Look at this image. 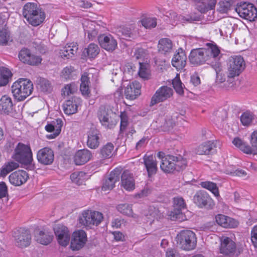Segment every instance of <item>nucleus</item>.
Wrapping results in <instances>:
<instances>
[{
  "instance_id": "f257e3e1",
  "label": "nucleus",
  "mask_w": 257,
  "mask_h": 257,
  "mask_svg": "<svg viewBox=\"0 0 257 257\" xmlns=\"http://www.w3.org/2000/svg\"><path fill=\"white\" fill-rule=\"evenodd\" d=\"M23 15L27 22L36 27L45 20V14L35 3H27L23 7Z\"/></svg>"
},
{
  "instance_id": "f03ea898",
  "label": "nucleus",
  "mask_w": 257,
  "mask_h": 257,
  "mask_svg": "<svg viewBox=\"0 0 257 257\" xmlns=\"http://www.w3.org/2000/svg\"><path fill=\"white\" fill-rule=\"evenodd\" d=\"M33 90L32 82L27 78H19L13 82L11 91L14 98L18 101H23L30 96Z\"/></svg>"
},
{
  "instance_id": "7ed1b4c3",
  "label": "nucleus",
  "mask_w": 257,
  "mask_h": 257,
  "mask_svg": "<svg viewBox=\"0 0 257 257\" xmlns=\"http://www.w3.org/2000/svg\"><path fill=\"white\" fill-rule=\"evenodd\" d=\"M103 219L102 213L92 210H85L79 214L78 222L80 226L88 229L98 226Z\"/></svg>"
},
{
  "instance_id": "20e7f679",
  "label": "nucleus",
  "mask_w": 257,
  "mask_h": 257,
  "mask_svg": "<svg viewBox=\"0 0 257 257\" xmlns=\"http://www.w3.org/2000/svg\"><path fill=\"white\" fill-rule=\"evenodd\" d=\"M176 241L180 248L185 250H190L196 247L197 238L192 231L183 230L177 234Z\"/></svg>"
},
{
  "instance_id": "39448f33",
  "label": "nucleus",
  "mask_w": 257,
  "mask_h": 257,
  "mask_svg": "<svg viewBox=\"0 0 257 257\" xmlns=\"http://www.w3.org/2000/svg\"><path fill=\"white\" fill-rule=\"evenodd\" d=\"M186 205L183 198L180 196L173 198V209L169 211L167 216L169 219L172 220H178L182 221L187 219L183 211L186 209Z\"/></svg>"
},
{
  "instance_id": "423d86ee",
  "label": "nucleus",
  "mask_w": 257,
  "mask_h": 257,
  "mask_svg": "<svg viewBox=\"0 0 257 257\" xmlns=\"http://www.w3.org/2000/svg\"><path fill=\"white\" fill-rule=\"evenodd\" d=\"M14 158L22 164L32 167L33 155L29 146L19 143L15 150Z\"/></svg>"
},
{
  "instance_id": "0eeeda50",
  "label": "nucleus",
  "mask_w": 257,
  "mask_h": 257,
  "mask_svg": "<svg viewBox=\"0 0 257 257\" xmlns=\"http://www.w3.org/2000/svg\"><path fill=\"white\" fill-rule=\"evenodd\" d=\"M245 62L241 56L233 55L230 57L227 62V70L229 76L235 78L243 71Z\"/></svg>"
},
{
  "instance_id": "6e6552de",
  "label": "nucleus",
  "mask_w": 257,
  "mask_h": 257,
  "mask_svg": "<svg viewBox=\"0 0 257 257\" xmlns=\"http://www.w3.org/2000/svg\"><path fill=\"white\" fill-rule=\"evenodd\" d=\"M216 74L215 85L224 89H229L233 87L234 85V78L229 76V73L227 72V77L223 71L220 64H216L212 67Z\"/></svg>"
},
{
  "instance_id": "1a4fd4ad",
  "label": "nucleus",
  "mask_w": 257,
  "mask_h": 257,
  "mask_svg": "<svg viewBox=\"0 0 257 257\" xmlns=\"http://www.w3.org/2000/svg\"><path fill=\"white\" fill-rule=\"evenodd\" d=\"M236 11L240 17L253 21L257 18V9L249 3H242L236 8Z\"/></svg>"
},
{
  "instance_id": "9d476101",
  "label": "nucleus",
  "mask_w": 257,
  "mask_h": 257,
  "mask_svg": "<svg viewBox=\"0 0 257 257\" xmlns=\"http://www.w3.org/2000/svg\"><path fill=\"white\" fill-rule=\"evenodd\" d=\"M87 241L86 232L82 229L76 230L72 234L70 247L73 250H79L85 246Z\"/></svg>"
},
{
  "instance_id": "9b49d317",
  "label": "nucleus",
  "mask_w": 257,
  "mask_h": 257,
  "mask_svg": "<svg viewBox=\"0 0 257 257\" xmlns=\"http://www.w3.org/2000/svg\"><path fill=\"white\" fill-rule=\"evenodd\" d=\"M194 202L199 207H205L208 209L212 208L214 202L208 194L204 191H199L196 192L193 198Z\"/></svg>"
},
{
  "instance_id": "f8f14e48",
  "label": "nucleus",
  "mask_w": 257,
  "mask_h": 257,
  "mask_svg": "<svg viewBox=\"0 0 257 257\" xmlns=\"http://www.w3.org/2000/svg\"><path fill=\"white\" fill-rule=\"evenodd\" d=\"M203 48L205 54L207 56L208 59H209V65L213 67L216 64H220L218 61L221 57L220 51L216 45L212 43H207L206 47Z\"/></svg>"
},
{
  "instance_id": "ddd939ff",
  "label": "nucleus",
  "mask_w": 257,
  "mask_h": 257,
  "mask_svg": "<svg viewBox=\"0 0 257 257\" xmlns=\"http://www.w3.org/2000/svg\"><path fill=\"white\" fill-rule=\"evenodd\" d=\"M173 94V90L170 87L162 86L156 91L152 96L151 105H154L159 102H163L171 97Z\"/></svg>"
},
{
  "instance_id": "4468645a",
  "label": "nucleus",
  "mask_w": 257,
  "mask_h": 257,
  "mask_svg": "<svg viewBox=\"0 0 257 257\" xmlns=\"http://www.w3.org/2000/svg\"><path fill=\"white\" fill-rule=\"evenodd\" d=\"M58 243L62 246L68 245L70 240L69 231L67 227L58 224L54 228Z\"/></svg>"
},
{
  "instance_id": "2eb2a0df",
  "label": "nucleus",
  "mask_w": 257,
  "mask_h": 257,
  "mask_svg": "<svg viewBox=\"0 0 257 257\" xmlns=\"http://www.w3.org/2000/svg\"><path fill=\"white\" fill-rule=\"evenodd\" d=\"M19 58L21 61L31 65H36L41 63L42 59L40 57L32 54L27 49H22L19 54Z\"/></svg>"
},
{
  "instance_id": "dca6fc26",
  "label": "nucleus",
  "mask_w": 257,
  "mask_h": 257,
  "mask_svg": "<svg viewBox=\"0 0 257 257\" xmlns=\"http://www.w3.org/2000/svg\"><path fill=\"white\" fill-rule=\"evenodd\" d=\"M98 41L101 48L108 52L113 51L117 47L116 40L110 34L99 36Z\"/></svg>"
},
{
  "instance_id": "f3484780",
  "label": "nucleus",
  "mask_w": 257,
  "mask_h": 257,
  "mask_svg": "<svg viewBox=\"0 0 257 257\" xmlns=\"http://www.w3.org/2000/svg\"><path fill=\"white\" fill-rule=\"evenodd\" d=\"M204 51L203 48L192 50L189 56L190 62L196 65H202L204 63L209 65V59Z\"/></svg>"
},
{
  "instance_id": "a211bd4d",
  "label": "nucleus",
  "mask_w": 257,
  "mask_h": 257,
  "mask_svg": "<svg viewBox=\"0 0 257 257\" xmlns=\"http://www.w3.org/2000/svg\"><path fill=\"white\" fill-rule=\"evenodd\" d=\"M158 158L161 160V169L165 172H171L175 170V156H165L163 152H160L157 154Z\"/></svg>"
},
{
  "instance_id": "6ab92c4d",
  "label": "nucleus",
  "mask_w": 257,
  "mask_h": 257,
  "mask_svg": "<svg viewBox=\"0 0 257 257\" xmlns=\"http://www.w3.org/2000/svg\"><path fill=\"white\" fill-rule=\"evenodd\" d=\"M63 125V121L61 119H56L50 123H48L45 126V130L52 134L46 135L48 139L56 138L60 134Z\"/></svg>"
},
{
  "instance_id": "aec40b11",
  "label": "nucleus",
  "mask_w": 257,
  "mask_h": 257,
  "mask_svg": "<svg viewBox=\"0 0 257 257\" xmlns=\"http://www.w3.org/2000/svg\"><path fill=\"white\" fill-rule=\"evenodd\" d=\"M37 158L38 162L44 165H50L54 161L53 151L48 147L40 149L37 153Z\"/></svg>"
},
{
  "instance_id": "412c9836",
  "label": "nucleus",
  "mask_w": 257,
  "mask_h": 257,
  "mask_svg": "<svg viewBox=\"0 0 257 257\" xmlns=\"http://www.w3.org/2000/svg\"><path fill=\"white\" fill-rule=\"evenodd\" d=\"M141 85L137 81L130 82L124 89V93L126 98L134 100L141 94Z\"/></svg>"
},
{
  "instance_id": "4be33fe9",
  "label": "nucleus",
  "mask_w": 257,
  "mask_h": 257,
  "mask_svg": "<svg viewBox=\"0 0 257 257\" xmlns=\"http://www.w3.org/2000/svg\"><path fill=\"white\" fill-rule=\"evenodd\" d=\"M28 178V173L23 170L15 171L12 173L9 177L10 182L16 186H19L25 183Z\"/></svg>"
},
{
  "instance_id": "5701e85b",
  "label": "nucleus",
  "mask_w": 257,
  "mask_h": 257,
  "mask_svg": "<svg viewBox=\"0 0 257 257\" xmlns=\"http://www.w3.org/2000/svg\"><path fill=\"white\" fill-rule=\"evenodd\" d=\"M117 35L123 39H134L138 34V30L135 24H130L120 26L118 29Z\"/></svg>"
},
{
  "instance_id": "b1692460",
  "label": "nucleus",
  "mask_w": 257,
  "mask_h": 257,
  "mask_svg": "<svg viewBox=\"0 0 257 257\" xmlns=\"http://www.w3.org/2000/svg\"><path fill=\"white\" fill-rule=\"evenodd\" d=\"M15 244L19 247L23 248L29 246L31 241V235L28 230L20 231L15 236Z\"/></svg>"
},
{
  "instance_id": "393cba45",
  "label": "nucleus",
  "mask_w": 257,
  "mask_h": 257,
  "mask_svg": "<svg viewBox=\"0 0 257 257\" xmlns=\"http://www.w3.org/2000/svg\"><path fill=\"white\" fill-rule=\"evenodd\" d=\"M235 248V243L231 238L223 236L220 239L219 250L221 253L229 254L233 252Z\"/></svg>"
},
{
  "instance_id": "a878e982",
  "label": "nucleus",
  "mask_w": 257,
  "mask_h": 257,
  "mask_svg": "<svg viewBox=\"0 0 257 257\" xmlns=\"http://www.w3.org/2000/svg\"><path fill=\"white\" fill-rule=\"evenodd\" d=\"M121 187L127 191H132L135 188V181L133 175L127 171L121 175Z\"/></svg>"
},
{
  "instance_id": "bb28decb",
  "label": "nucleus",
  "mask_w": 257,
  "mask_h": 257,
  "mask_svg": "<svg viewBox=\"0 0 257 257\" xmlns=\"http://www.w3.org/2000/svg\"><path fill=\"white\" fill-rule=\"evenodd\" d=\"M92 157L91 152L87 149L77 151L74 154L73 159L76 165H82L89 161Z\"/></svg>"
},
{
  "instance_id": "cd10ccee",
  "label": "nucleus",
  "mask_w": 257,
  "mask_h": 257,
  "mask_svg": "<svg viewBox=\"0 0 257 257\" xmlns=\"http://www.w3.org/2000/svg\"><path fill=\"white\" fill-rule=\"evenodd\" d=\"M81 102V99L76 97L67 100L63 105V110L65 113L68 115L75 113Z\"/></svg>"
},
{
  "instance_id": "c85d7f7f",
  "label": "nucleus",
  "mask_w": 257,
  "mask_h": 257,
  "mask_svg": "<svg viewBox=\"0 0 257 257\" xmlns=\"http://www.w3.org/2000/svg\"><path fill=\"white\" fill-rule=\"evenodd\" d=\"M120 171L118 170H114L111 172L109 177L107 178L102 187V190L103 191L107 192L111 190L119 178Z\"/></svg>"
},
{
  "instance_id": "c756f323",
  "label": "nucleus",
  "mask_w": 257,
  "mask_h": 257,
  "mask_svg": "<svg viewBox=\"0 0 257 257\" xmlns=\"http://www.w3.org/2000/svg\"><path fill=\"white\" fill-rule=\"evenodd\" d=\"M216 223L224 228H234L238 225L235 219L223 214H218L215 216Z\"/></svg>"
},
{
  "instance_id": "7c9ffc66",
  "label": "nucleus",
  "mask_w": 257,
  "mask_h": 257,
  "mask_svg": "<svg viewBox=\"0 0 257 257\" xmlns=\"http://www.w3.org/2000/svg\"><path fill=\"white\" fill-rule=\"evenodd\" d=\"M109 112L110 110L104 106H100L98 112V117L100 122L106 127H111L113 124Z\"/></svg>"
},
{
  "instance_id": "2f4dec72",
  "label": "nucleus",
  "mask_w": 257,
  "mask_h": 257,
  "mask_svg": "<svg viewBox=\"0 0 257 257\" xmlns=\"http://www.w3.org/2000/svg\"><path fill=\"white\" fill-rule=\"evenodd\" d=\"M187 57L181 50L174 54L172 59V64L177 70L183 69L186 64Z\"/></svg>"
},
{
  "instance_id": "473e14b6",
  "label": "nucleus",
  "mask_w": 257,
  "mask_h": 257,
  "mask_svg": "<svg viewBox=\"0 0 257 257\" xmlns=\"http://www.w3.org/2000/svg\"><path fill=\"white\" fill-rule=\"evenodd\" d=\"M232 144L245 154L257 155V149H251V147L239 138H235L232 141Z\"/></svg>"
},
{
  "instance_id": "72a5a7b5",
  "label": "nucleus",
  "mask_w": 257,
  "mask_h": 257,
  "mask_svg": "<svg viewBox=\"0 0 257 257\" xmlns=\"http://www.w3.org/2000/svg\"><path fill=\"white\" fill-rule=\"evenodd\" d=\"M144 162L149 176L150 177L155 174L157 169V163L155 156L145 155L144 157Z\"/></svg>"
},
{
  "instance_id": "f704fd0d",
  "label": "nucleus",
  "mask_w": 257,
  "mask_h": 257,
  "mask_svg": "<svg viewBox=\"0 0 257 257\" xmlns=\"http://www.w3.org/2000/svg\"><path fill=\"white\" fill-rule=\"evenodd\" d=\"M99 134L95 129L89 131L87 134V145L91 149H96L99 145Z\"/></svg>"
},
{
  "instance_id": "c9c22d12",
  "label": "nucleus",
  "mask_w": 257,
  "mask_h": 257,
  "mask_svg": "<svg viewBox=\"0 0 257 257\" xmlns=\"http://www.w3.org/2000/svg\"><path fill=\"white\" fill-rule=\"evenodd\" d=\"M77 50L78 47L75 44H68L60 50L59 55L62 58L69 59L74 55Z\"/></svg>"
},
{
  "instance_id": "e433bc0d",
  "label": "nucleus",
  "mask_w": 257,
  "mask_h": 257,
  "mask_svg": "<svg viewBox=\"0 0 257 257\" xmlns=\"http://www.w3.org/2000/svg\"><path fill=\"white\" fill-rule=\"evenodd\" d=\"M84 27L89 39L93 40L98 35L99 26L96 25L95 22L89 21L86 25L84 24Z\"/></svg>"
},
{
  "instance_id": "4c0bfd02",
  "label": "nucleus",
  "mask_w": 257,
  "mask_h": 257,
  "mask_svg": "<svg viewBox=\"0 0 257 257\" xmlns=\"http://www.w3.org/2000/svg\"><path fill=\"white\" fill-rule=\"evenodd\" d=\"M13 76V73L8 68L0 67V87L6 86Z\"/></svg>"
},
{
  "instance_id": "58836bf2",
  "label": "nucleus",
  "mask_w": 257,
  "mask_h": 257,
  "mask_svg": "<svg viewBox=\"0 0 257 257\" xmlns=\"http://www.w3.org/2000/svg\"><path fill=\"white\" fill-rule=\"evenodd\" d=\"M88 179L89 175L82 171L75 172L70 175L72 182L78 185L83 184Z\"/></svg>"
},
{
  "instance_id": "ea45409f",
  "label": "nucleus",
  "mask_w": 257,
  "mask_h": 257,
  "mask_svg": "<svg viewBox=\"0 0 257 257\" xmlns=\"http://www.w3.org/2000/svg\"><path fill=\"white\" fill-rule=\"evenodd\" d=\"M215 147L214 143L211 141H207L200 145L195 150L196 154L202 155H208Z\"/></svg>"
},
{
  "instance_id": "a19ab883",
  "label": "nucleus",
  "mask_w": 257,
  "mask_h": 257,
  "mask_svg": "<svg viewBox=\"0 0 257 257\" xmlns=\"http://www.w3.org/2000/svg\"><path fill=\"white\" fill-rule=\"evenodd\" d=\"M99 48L97 44L91 43L84 50L83 55L89 59H93L99 54Z\"/></svg>"
},
{
  "instance_id": "79ce46f5",
  "label": "nucleus",
  "mask_w": 257,
  "mask_h": 257,
  "mask_svg": "<svg viewBox=\"0 0 257 257\" xmlns=\"http://www.w3.org/2000/svg\"><path fill=\"white\" fill-rule=\"evenodd\" d=\"M53 235L48 231H40L36 235L37 241L42 244L47 245L52 240Z\"/></svg>"
},
{
  "instance_id": "37998d69",
  "label": "nucleus",
  "mask_w": 257,
  "mask_h": 257,
  "mask_svg": "<svg viewBox=\"0 0 257 257\" xmlns=\"http://www.w3.org/2000/svg\"><path fill=\"white\" fill-rule=\"evenodd\" d=\"M13 103L11 98L8 95L3 96L0 99V110L8 113L12 110Z\"/></svg>"
},
{
  "instance_id": "c03bdc74",
  "label": "nucleus",
  "mask_w": 257,
  "mask_h": 257,
  "mask_svg": "<svg viewBox=\"0 0 257 257\" xmlns=\"http://www.w3.org/2000/svg\"><path fill=\"white\" fill-rule=\"evenodd\" d=\"M18 167V163L14 161H10L5 163L0 169V177H5L9 173Z\"/></svg>"
},
{
  "instance_id": "a18cd8bd",
  "label": "nucleus",
  "mask_w": 257,
  "mask_h": 257,
  "mask_svg": "<svg viewBox=\"0 0 257 257\" xmlns=\"http://www.w3.org/2000/svg\"><path fill=\"white\" fill-rule=\"evenodd\" d=\"M158 50L163 54L169 53L172 49V42L168 38L161 39L158 43Z\"/></svg>"
},
{
  "instance_id": "49530a36",
  "label": "nucleus",
  "mask_w": 257,
  "mask_h": 257,
  "mask_svg": "<svg viewBox=\"0 0 257 257\" xmlns=\"http://www.w3.org/2000/svg\"><path fill=\"white\" fill-rule=\"evenodd\" d=\"M140 69L138 74L144 80H148L151 78V72L148 63L139 61Z\"/></svg>"
},
{
  "instance_id": "de8ad7c7",
  "label": "nucleus",
  "mask_w": 257,
  "mask_h": 257,
  "mask_svg": "<svg viewBox=\"0 0 257 257\" xmlns=\"http://www.w3.org/2000/svg\"><path fill=\"white\" fill-rule=\"evenodd\" d=\"M116 208L118 211L124 215L135 218H137V215L134 213L131 205L127 203H122L118 204Z\"/></svg>"
},
{
  "instance_id": "09e8293b",
  "label": "nucleus",
  "mask_w": 257,
  "mask_h": 257,
  "mask_svg": "<svg viewBox=\"0 0 257 257\" xmlns=\"http://www.w3.org/2000/svg\"><path fill=\"white\" fill-rule=\"evenodd\" d=\"M80 89L82 94L85 97H88L90 93L89 87V79L87 75L84 74L82 75Z\"/></svg>"
},
{
  "instance_id": "8fccbe9b",
  "label": "nucleus",
  "mask_w": 257,
  "mask_h": 257,
  "mask_svg": "<svg viewBox=\"0 0 257 257\" xmlns=\"http://www.w3.org/2000/svg\"><path fill=\"white\" fill-rule=\"evenodd\" d=\"M12 41L10 32L6 28H0V45H7Z\"/></svg>"
},
{
  "instance_id": "3c124183",
  "label": "nucleus",
  "mask_w": 257,
  "mask_h": 257,
  "mask_svg": "<svg viewBox=\"0 0 257 257\" xmlns=\"http://www.w3.org/2000/svg\"><path fill=\"white\" fill-rule=\"evenodd\" d=\"M163 217V215L158 209L155 208L151 209L149 214L147 215V218L148 219L147 222H149L150 225H152L156 220H159Z\"/></svg>"
},
{
  "instance_id": "603ef678",
  "label": "nucleus",
  "mask_w": 257,
  "mask_h": 257,
  "mask_svg": "<svg viewBox=\"0 0 257 257\" xmlns=\"http://www.w3.org/2000/svg\"><path fill=\"white\" fill-rule=\"evenodd\" d=\"M202 187L209 190L216 197L219 196L218 189L215 183L210 181L202 182L200 183Z\"/></svg>"
},
{
  "instance_id": "864d4df0",
  "label": "nucleus",
  "mask_w": 257,
  "mask_h": 257,
  "mask_svg": "<svg viewBox=\"0 0 257 257\" xmlns=\"http://www.w3.org/2000/svg\"><path fill=\"white\" fill-rule=\"evenodd\" d=\"M167 17L170 19V22L172 25L177 24L179 22L185 23L189 21V19L183 16H178L174 12H170Z\"/></svg>"
},
{
  "instance_id": "5fc2aeb1",
  "label": "nucleus",
  "mask_w": 257,
  "mask_h": 257,
  "mask_svg": "<svg viewBox=\"0 0 257 257\" xmlns=\"http://www.w3.org/2000/svg\"><path fill=\"white\" fill-rule=\"evenodd\" d=\"M138 25H142L147 29L154 28L157 25L156 19L154 18H145L140 21Z\"/></svg>"
},
{
  "instance_id": "6e6d98bb",
  "label": "nucleus",
  "mask_w": 257,
  "mask_h": 257,
  "mask_svg": "<svg viewBox=\"0 0 257 257\" xmlns=\"http://www.w3.org/2000/svg\"><path fill=\"white\" fill-rule=\"evenodd\" d=\"M77 85L74 83L66 85L62 89V94L68 96L75 93L77 90Z\"/></svg>"
},
{
  "instance_id": "4d7b16f0",
  "label": "nucleus",
  "mask_w": 257,
  "mask_h": 257,
  "mask_svg": "<svg viewBox=\"0 0 257 257\" xmlns=\"http://www.w3.org/2000/svg\"><path fill=\"white\" fill-rule=\"evenodd\" d=\"M114 146L111 143H107L101 150V154L104 158H110L113 154Z\"/></svg>"
},
{
  "instance_id": "13d9d810",
  "label": "nucleus",
  "mask_w": 257,
  "mask_h": 257,
  "mask_svg": "<svg viewBox=\"0 0 257 257\" xmlns=\"http://www.w3.org/2000/svg\"><path fill=\"white\" fill-rule=\"evenodd\" d=\"M172 84L176 92L179 95H183L184 93V89L183 84L181 82L179 74L172 80Z\"/></svg>"
},
{
  "instance_id": "bf43d9fd",
  "label": "nucleus",
  "mask_w": 257,
  "mask_h": 257,
  "mask_svg": "<svg viewBox=\"0 0 257 257\" xmlns=\"http://www.w3.org/2000/svg\"><path fill=\"white\" fill-rule=\"evenodd\" d=\"M134 57L140 61L148 59V53L145 49L141 47H137L134 52Z\"/></svg>"
},
{
  "instance_id": "052dcab7",
  "label": "nucleus",
  "mask_w": 257,
  "mask_h": 257,
  "mask_svg": "<svg viewBox=\"0 0 257 257\" xmlns=\"http://www.w3.org/2000/svg\"><path fill=\"white\" fill-rule=\"evenodd\" d=\"M231 6L229 1H220L218 4L217 11L221 14H226L230 10Z\"/></svg>"
},
{
  "instance_id": "680f3d73",
  "label": "nucleus",
  "mask_w": 257,
  "mask_h": 257,
  "mask_svg": "<svg viewBox=\"0 0 257 257\" xmlns=\"http://www.w3.org/2000/svg\"><path fill=\"white\" fill-rule=\"evenodd\" d=\"M175 170L179 171L185 167L187 165V161L181 156L175 157L174 159Z\"/></svg>"
},
{
  "instance_id": "e2e57ef3",
  "label": "nucleus",
  "mask_w": 257,
  "mask_h": 257,
  "mask_svg": "<svg viewBox=\"0 0 257 257\" xmlns=\"http://www.w3.org/2000/svg\"><path fill=\"white\" fill-rule=\"evenodd\" d=\"M252 119V114L249 112H244L240 117V121L244 125H247L249 124L251 122Z\"/></svg>"
},
{
  "instance_id": "0e129e2a",
  "label": "nucleus",
  "mask_w": 257,
  "mask_h": 257,
  "mask_svg": "<svg viewBox=\"0 0 257 257\" xmlns=\"http://www.w3.org/2000/svg\"><path fill=\"white\" fill-rule=\"evenodd\" d=\"M73 71V68L71 66L66 67L62 71L61 76L66 79H69Z\"/></svg>"
},
{
  "instance_id": "69168bd1",
  "label": "nucleus",
  "mask_w": 257,
  "mask_h": 257,
  "mask_svg": "<svg viewBox=\"0 0 257 257\" xmlns=\"http://www.w3.org/2000/svg\"><path fill=\"white\" fill-rule=\"evenodd\" d=\"M120 131L124 130L127 125L128 118L126 113L125 112H121L120 115Z\"/></svg>"
},
{
  "instance_id": "338daca9",
  "label": "nucleus",
  "mask_w": 257,
  "mask_h": 257,
  "mask_svg": "<svg viewBox=\"0 0 257 257\" xmlns=\"http://www.w3.org/2000/svg\"><path fill=\"white\" fill-rule=\"evenodd\" d=\"M250 143L251 149H257V131H254L250 136Z\"/></svg>"
},
{
  "instance_id": "774afa93",
  "label": "nucleus",
  "mask_w": 257,
  "mask_h": 257,
  "mask_svg": "<svg viewBox=\"0 0 257 257\" xmlns=\"http://www.w3.org/2000/svg\"><path fill=\"white\" fill-rule=\"evenodd\" d=\"M251 240L253 245L257 248V225L254 226L251 230Z\"/></svg>"
}]
</instances>
